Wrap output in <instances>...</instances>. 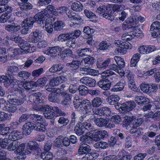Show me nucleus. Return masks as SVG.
Instances as JSON below:
<instances>
[{"mask_svg": "<svg viewBox=\"0 0 160 160\" xmlns=\"http://www.w3.org/2000/svg\"><path fill=\"white\" fill-rule=\"evenodd\" d=\"M22 86L25 89L29 90L36 87L35 82L32 81L27 82L24 84Z\"/></svg>", "mask_w": 160, "mask_h": 160, "instance_id": "603ef678", "label": "nucleus"}, {"mask_svg": "<svg viewBox=\"0 0 160 160\" xmlns=\"http://www.w3.org/2000/svg\"><path fill=\"white\" fill-rule=\"evenodd\" d=\"M48 99L50 102H58L60 101L59 94L57 91L51 92L48 96Z\"/></svg>", "mask_w": 160, "mask_h": 160, "instance_id": "4be33fe9", "label": "nucleus"}, {"mask_svg": "<svg viewBox=\"0 0 160 160\" xmlns=\"http://www.w3.org/2000/svg\"><path fill=\"white\" fill-rule=\"evenodd\" d=\"M140 57V55L139 53L135 54L132 58L131 61V67H135L138 62Z\"/></svg>", "mask_w": 160, "mask_h": 160, "instance_id": "8fccbe9b", "label": "nucleus"}, {"mask_svg": "<svg viewBox=\"0 0 160 160\" xmlns=\"http://www.w3.org/2000/svg\"><path fill=\"white\" fill-rule=\"evenodd\" d=\"M123 74L122 76L125 75L127 77L128 81V83H131L135 82L133 75L129 71H127L126 72L125 71H124L123 73Z\"/></svg>", "mask_w": 160, "mask_h": 160, "instance_id": "3c124183", "label": "nucleus"}, {"mask_svg": "<svg viewBox=\"0 0 160 160\" xmlns=\"http://www.w3.org/2000/svg\"><path fill=\"white\" fill-rule=\"evenodd\" d=\"M47 12H44L43 10L36 14L34 17V19L39 24L43 23V20L47 17L48 18V14Z\"/></svg>", "mask_w": 160, "mask_h": 160, "instance_id": "f8f14e48", "label": "nucleus"}, {"mask_svg": "<svg viewBox=\"0 0 160 160\" xmlns=\"http://www.w3.org/2000/svg\"><path fill=\"white\" fill-rule=\"evenodd\" d=\"M10 18L9 14L5 13L0 16V22L5 23L7 22Z\"/></svg>", "mask_w": 160, "mask_h": 160, "instance_id": "0e129e2a", "label": "nucleus"}, {"mask_svg": "<svg viewBox=\"0 0 160 160\" xmlns=\"http://www.w3.org/2000/svg\"><path fill=\"white\" fill-rule=\"evenodd\" d=\"M91 149L90 146L87 144L83 143L80 145L78 150V154L82 155L91 152Z\"/></svg>", "mask_w": 160, "mask_h": 160, "instance_id": "f3484780", "label": "nucleus"}, {"mask_svg": "<svg viewBox=\"0 0 160 160\" xmlns=\"http://www.w3.org/2000/svg\"><path fill=\"white\" fill-rule=\"evenodd\" d=\"M64 26L65 25L62 21H58L54 23L53 28L55 30L58 31L61 30Z\"/></svg>", "mask_w": 160, "mask_h": 160, "instance_id": "c03bdc74", "label": "nucleus"}, {"mask_svg": "<svg viewBox=\"0 0 160 160\" xmlns=\"http://www.w3.org/2000/svg\"><path fill=\"white\" fill-rule=\"evenodd\" d=\"M46 20L45 22L46 30L48 33H50L53 31V26L49 18H48Z\"/></svg>", "mask_w": 160, "mask_h": 160, "instance_id": "2f4dec72", "label": "nucleus"}, {"mask_svg": "<svg viewBox=\"0 0 160 160\" xmlns=\"http://www.w3.org/2000/svg\"><path fill=\"white\" fill-rule=\"evenodd\" d=\"M34 129L37 131L44 132L46 129V126L41 122L36 123L34 125Z\"/></svg>", "mask_w": 160, "mask_h": 160, "instance_id": "de8ad7c7", "label": "nucleus"}, {"mask_svg": "<svg viewBox=\"0 0 160 160\" xmlns=\"http://www.w3.org/2000/svg\"><path fill=\"white\" fill-rule=\"evenodd\" d=\"M40 157L43 160H52L53 158V155L49 152H43L41 153Z\"/></svg>", "mask_w": 160, "mask_h": 160, "instance_id": "f704fd0d", "label": "nucleus"}, {"mask_svg": "<svg viewBox=\"0 0 160 160\" xmlns=\"http://www.w3.org/2000/svg\"><path fill=\"white\" fill-rule=\"evenodd\" d=\"M21 10L23 11H27L31 9L32 8V5L29 3H19Z\"/></svg>", "mask_w": 160, "mask_h": 160, "instance_id": "49530a36", "label": "nucleus"}, {"mask_svg": "<svg viewBox=\"0 0 160 160\" xmlns=\"http://www.w3.org/2000/svg\"><path fill=\"white\" fill-rule=\"evenodd\" d=\"M19 71L18 68L15 66H11L9 67L7 71V72L9 75L10 77L14 75Z\"/></svg>", "mask_w": 160, "mask_h": 160, "instance_id": "e433bc0d", "label": "nucleus"}, {"mask_svg": "<svg viewBox=\"0 0 160 160\" xmlns=\"http://www.w3.org/2000/svg\"><path fill=\"white\" fill-rule=\"evenodd\" d=\"M102 17L106 19H107L110 21H113L115 19V17L113 14L111 12H105L102 15Z\"/></svg>", "mask_w": 160, "mask_h": 160, "instance_id": "69168bd1", "label": "nucleus"}, {"mask_svg": "<svg viewBox=\"0 0 160 160\" xmlns=\"http://www.w3.org/2000/svg\"><path fill=\"white\" fill-rule=\"evenodd\" d=\"M91 52V50L89 48H84L78 50L77 52L79 57H83L88 55Z\"/></svg>", "mask_w": 160, "mask_h": 160, "instance_id": "a878e982", "label": "nucleus"}, {"mask_svg": "<svg viewBox=\"0 0 160 160\" xmlns=\"http://www.w3.org/2000/svg\"><path fill=\"white\" fill-rule=\"evenodd\" d=\"M63 69V67L61 64H58L53 65L49 69V71L52 73L57 72H60Z\"/></svg>", "mask_w": 160, "mask_h": 160, "instance_id": "a19ab883", "label": "nucleus"}, {"mask_svg": "<svg viewBox=\"0 0 160 160\" xmlns=\"http://www.w3.org/2000/svg\"><path fill=\"white\" fill-rule=\"evenodd\" d=\"M70 35L69 33L66 34H60L58 37L57 40L59 41H65L68 39H70Z\"/></svg>", "mask_w": 160, "mask_h": 160, "instance_id": "bf43d9fd", "label": "nucleus"}, {"mask_svg": "<svg viewBox=\"0 0 160 160\" xmlns=\"http://www.w3.org/2000/svg\"><path fill=\"white\" fill-rule=\"evenodd\" d=\"M68 41L66 43V45L69 47V48H75L76 47V43L75 40L70 38L68 39Z\"/></svg>", "mask_w": 160, "mask_h": 160, "instance_id": "680f3d73", "label": "nucleus"}, {"mask_svg": "<svg viewBox=\"0 0 160 160\" xmlns=\"http://www.w3.org/2000/svg\"><path fill=\"white\" fill-rule=\"evenodd\" d=\"M22 129L23 134L26 136L29 135L33 129H34V125L31 122H28L22 126Z\"/></svg>", "mask_w": 160, "mask_h": 160, "instance_id": "2eb2a0df", "label": "nucleus"}, {"mask_svg": "<svg viewBox=\"0 0 160 160\" xmlns=\"http://www.w3.org/2000/svg\"><path fill=\"white\" fill-rule=\"evenodd\" d=\"M160 22L158 21L153 22L151 26L150 33L154 38H160Z\"/></svg>", "mask_w": 160, "mask_h": 160, "instance_id": "423d86ee", "label": "nucleus"}, {"mask_svg": "<svg viewBox=\"0 0 160 160\" xmlns=\"http://www.w3.org/2000/svg\"><path fill=\"white\" fill-rule=\"evenodd\" d=\"M103 110L102 107L98 108H92V111L94 114L102 116H103Z\"/></svg>", "mask_w": 160, "mask_h": 160, "instance_id": "338daca9", "label": "nucleus"}, {"mask_svg": "<svg viewBox=\"0 0 160 160\" xmlns=\"http://www.w3.org/2000/svg\"><path fill=\"white\" fill-rule=\"evenodd\" d=\"M41 94L40 92L33 93L29 97V100L31 102L37 104L39 103H43L44 102L42 99Z\"/></svg>", "mask_w": 160, "mask_h": 160, "instance_id": "1a4fd4ad", "label": "nucleus"}, {"mask_svg": "<svg viewBox=\"0 0 160 160\" xmlns=\"http://www.w3.org/2000/svg\"><path fill=\"white\" fill-rule=\"evenodd\" d=\"M94 122L96 125L99 127H106L108 123V122L107 119L102 118L95 119Z\"/></svg>", "mask_w": 160, "mask_h": 160, "instance_id": "aec40b11", "label": "nucleus"}, {"mask_svg": "<svg viewBox=\"0 0 160 160\" xmlns=\"http://www.w3.org/2000/svg\"><path fill=\"white\" fill-rule=\"evenodd\" d=\"M134 32H131L123 34L121 37L122 40L125 41H130L134 38L136 35Z\"/></svg>", "mask_w": 160, "mask_h": 160, "instance_id": "cd10ccee", "label": "nucleus"}, {"mask_svg": "<svg viewBox=\"0 0 160 160\" xmlns=\"http://www.w3.org/2000/svg\"><path fill=\"white\" fill-rule=\"evenodd\" d=\"M135 101L138 104L143 105L149 103V99L145 97L138 96L135 98Z\"/></svg>", "mask_w": 160, "mask_h": 160, "instance_id": "b1692460", "label": "nucleus"}, {"mask_svg": "<svg viewBox=\"0 0 160 160\" xmlns=\"http://www.w3.org/2000/svg\"><path fill=\"white\" fill-rule=\"evenodd\" d=\"M34 109L36 111H45L43 113L44 117L48 119L53 118L55 116V112L57 114L56 117L58 116H63L65 115V113L61 111L57 107H52L47 105H41L37 106L34 108Z\"/></svg>", "mask_w": 160, "mask_h": 160, "instance_id": "f257e3e1", "label": "nucleus"}, {"mask_svg": "<svg viewBox=\"0 0 160 160\" xmlns=\"http://www.w3.org/2000/svg\"><path fill=\"white\" fill-rule=\"evenodd\" d=\"M27 148L28 153V152H23V153H27L28 154L29 153H33L36 156L40 155V153L41 152V150L37 142L32 141H30L28 144Z\"/></svg>", "mask_w": 160, "mask_h": 160, "instance_id": "39448f33", "label": "nucleus"}, {"mask_svg": "<svg viewBox=\"0 0 160 160\" xmlns=\"http://www.w3.org/2000/svg\"><path fill=\"white\" fill-rule=\"evenodd\" d=\"M84 12L85 16L89 18L93 19L96 18L95 14L88 10L85 9Z\"/></svg>", "mask_w": 160, "mask_h": 160, "instance_id": "774afa93", "label": "nucleus"}, {"mask_svg": "<svg viewBox=\"0 0 160 160\" xmlns=\"http://www.w3.org/2000/svg\"><path fill=\"white\" fill-rule=\"evenodd\" d=\"M41 38V32L38 30H36L31 33L27 40L29 42L36 43L39 41Z\"/></svg>", "mask_w": 160, "mask_h": 160, "instance_id": "6e6552de", "label": "nucleus"}, {"mask_svg": "<svg viewBox=\"0 0 160 160\" xmlns=\"http://www.w3.org/2000/svg\"><path fill=\"white\" fill-rule=\"evenodd\" d=\"M124 112L126 113L127 112L132 111L136 106L135 102L132 101L126 102L123 103Z\"/></svg>", "mask_w": 160, "mask_h": 160, "instance_id": "dca6fc26", "label": "nucleus"}, {"mask_svg": "<svg viewBox=\"0 0 160 160\" xmlns=\"http://www.w3.org/2000/svg\"><path fill=\"white\" fill-rule=\"evenodd\" d=\"M81 64L80 62L78 60H73L71 63H68L66 64L68 67H70L73 70H76L78 68Z\"/></svg>", "mask_w": 160, "mask_h": 160, "instance_id": "4c0bfd02", "label": "nucleus"}, {"mask_svg": "<svg viewBox=\"0 0 160 160\" xmlns=\"http://www.w3.org/2000/svg\"><path fill=\"white\" fill-rule=\"evenodd\" d=\"M74 131L77 134L78 136H80L87 132H85V129L83 128L82 126H81L80 124H77L76 125L74 128Z\"/></svg>", "mask_w": 160, "mask_h": 160, "instance_id": "72a5a7b5", "label": "nucleus"}, {"mask_svg": "<svg viewBox=\"0 0 160 160\" xmlns=\"http://www.w3.org/2000/svg\"><path fill=\"white\" fill-rule=\"evenodd\" d=\"M72 52L71 50L66 49L64 50L62 52V57L63 59L67 57H72Z\"/></svg>", "mask_w": 160, "mask_h": 160, "instance_id": "13d9d810", "label": "nucleus"}, {"mask_svg": "<svg viewBox=\"0 0 160 160\" xmlns=\"http://www.w3.org/2000/svg\"><path fill=\"white\" fill-rule=\"evenodd\" d=\"M20 28V25L14 24L6 25L5 29L7 31L12 32L18 31Z\"/></svg>", "mask_w": 160, "mask_h": 160, "instance_id": "412c9836", "label": "nucleus"}, {"mask_svg": "<svg viewBox=\"0 0 160 160\" xmlns=\"http://www.w3.org/2000/svg\"><path fill=\"white\" fill-rule=\"evenodd\" d=\"M22 138L21 132L18 130L12 131L8 136L9 140L12 141H17Z\"/></svg>", "mask_w": 160, "mask_h": 160, "instance_id": "6ab92c4d", "label": "nucleus"}, {"mask_svg": "<svg viewBox=\"0 0 160 160\" xmlns=\"http://www.w3.org/2000/svg\"><path fill=\"white\" fill-rule=\"evenodd\" d=\"M3 109L10 112L14 113L16 111L17 108L14 105L10 103L7 105V106L4 107Z\"/></svg>", "mask_w": 160, "mask_h": 160, "instance_id": "09e8293b", "label": "nucleus"}, {"mask_svg": "<svg viewBox=\"0 0 160 160\" xmlns=\"http://www.w3.org/2000/svg\"><path fill=\"white\" fill-rule=\"evenodd\" d=\"M104 78L105 80H101L98 82V85L99 87L104 90H108L109 89L111 85L110 80L109 78Z\"/></svg>", "mask_w": 160, "mask_h": 160, "instance_id": "4468645a", "label": "nucleus"}, {"mask_svg": "<svg viewBox=\"0 0 160 160\" xmlns=\"http://www.w3.org/2000/svg\"><path fill=\"white\" fill-rule=\"evenodd\" d=\"M8 53L12 57L18 54H22L23 52L22 49L20 48H14L12 47L10 48L8 50Z\"/></svg>", "mask_w": 160, "mask_h": 160, "instance_id": "5701e85b", "label": "nucleus"}, {"mask_svg": "<svg viewBox=\"0 0 160 160\" xmlns=\"http://www.w3.org/2000/svg\"><path fill=\"white\" fill-rule=\"evenodd\" d=\"M103 102L102 99L100 97H97L94 98L92 101V107L98 108L101 106Z\"/></svg>", "mask_w": 160, "mask_h": 160, "instance_id": "c756f323", "label": "nucleus"}, {"mask_svg": "<svg viewBox=\"0 0 160 160\" xmlns=\"http://www.w3.org/2000/svg\"><path fill=\"white\" fill-rule=\"evenodd\" d=\"M128 24H123L122 25V28L123 29L126 30L128 29V24H131L132 25H136L137 24L138 21H134V18L132 17H130L128 18L127 20Z\"/></svg>", "mask_w": 160, "mask_h": 160, "instance_id": "58836bf2", "label": "nucleus"}, {"mask_svg": "<svg viewBox=\"0 0 160 160\" xmlns=\"http://www.w3.org/2000/svg\"><path fill=\"white\" fill-rule=\"evenodd\" d=\"M108 144L104 142H96L94 145V147L98 149H104L108 147Z\"/></svg>", "mask_w": 160, "mask_h": 160, "instance_id": "79ce46f5", "label": "nucleus"}, {"mask_svg": "<svg viewBox=\"0 0 160 160\" xmlns=\"http://www.w3.org/2000/svg\"><path fill=\"white\" fill-rule=\"evenodd\" d=\"M18 77L22 80H25L29 78L31 76V73L26 71H22L18 73Z\"/></svg>", "mask_w": 160, "mask_h": 160, "instance_id": "473e14b6", "label": "nucleus"}, {"mask_svg": "<svg viewBox=\"0 0 160 160\" xmlns=\"http://www.w3.org/2000/svg\"><path fill=\"white\" fill-rule=\"evenodd\" d=\"M47 82L46 78H39L36 82H35V86L42 87Z\"/></svg>", "mask_w": 160, "mask_h": 160, "instance_id": "052dcab7", "label": "nucleus"}, {"mask_svg": "<svg viewBox=\"0 0 160 160\" xmlns=\"http://www.w3.org/2000/svg\"><path fill=\"white\" fill-rule=\"evenodd\" d=\"M80 82L90 87H94L96 82L94 79L88 77H82L80 80Z\"/></svg>", "mask_w": 160, "mask_h": 160, "instance_id": "ddd939ff", "label": "nucleus"}, {"mask_svg": "<svg viewBox=\"0 0 160 160\" xmlns=\"http://www.w3.org/2000/svg\"><path fill=\"white\" fill-rule=\"evenodd\" d=\"M91 133L86 132V136H82L80 137V140L83 142V143H86L90 144L92 142L93 139L91 137Z\"/></svg>", "mask_w": 160, "mask_h": 160, "instance_id": "393cba45", "label": "nucleus"}, {"mask_svg": "<svg viewBox=\"0 0 160 160\" xmlns=\"http://www.w3.org/2000/svg\"><path fill=\"white\" fill-rule=\"evenodd\" d=\"M109 70H105L102 72L101 77L103 79L108 78L112 81H114L115 78L113 76L115 75L116 74L112 70L118 72L121 76L123 75V73L124 71H122L118 65L117 66L114 63L112 64L109 66Z\"/></svg>", "mask_w": 160, "mask_h": 160, "instance_id": "f03ea898", "label": "nucleus"}, {"mask_svg": "<svg viewBox=\"0 0 160 160\" xmlns=\"http://www.w3.org/2000/svg\"><path fill=\"white\" fill-rule=\"evenodd\" d=\"M132 120L130 122L133 124L132 125V126H131L130 132L131 133H134V135L138 137L142 134L139 130L137 129V128L142 123L143 119L141 118H139L134 121L132 120V118H134V117L132 116Z\"/></svg>", "mask_w": 160, "mask_h": 160, "instance_id": "20e7f679", "label": "nucleus"}, {"mask_svg": "<svg viewBox=\"0 0 160 160\" xmlns=\"http://www.w3.org/2000/svg\"><path fill=\"white\" fill-rule=\"evenodd\" d=\"M99 133V130H97L94 129L92 132H91V134H92L91 136L93 140L97 141L102 139Z\"/></svg>", "mask_w": 160, "mask_h": 160, "instance_id": "5fc2aeb1", "label": "nucleus"}, {"mask_svg": "<svg viewBox=\"0 0 160 160\" xmlns=\"http://www.w3.org/2000/svg\"><path fill=\"white\" fill-rule=\"evenodd\" d=\"M83 6L79 2H74L71 6L72 9L75 11L80 12L82 10Z\"/></svg>", "mask_w": 160, "mask_h": 160, "instance_id": "7c9ffc66", "label": "nucleus"}, {"mask_svg": "<svg viewBox=\"0 0 160 160\" xmlns=\"http://www.w3.org/2000/svg\"><path fill=\"white\" fill-rule=\"evenodd\" d=\"M108 102L111 105H114L118 103L119 100V98L117 95H112L108 98Z\"/></svg>", "mask_w": 160, "mask_h": 160, "instance_id": "37998d69", "label": "nucleus"}, {"mask_svg": "<svg viewBox=\"0 0 160 160\" xmlns=\"http://www.w3.org/2000/svg\"><path fill=\"white\" fill-rule=\"evenodd\" d=\"M30 117L31 119L33 122H41L43 120L42 116L37 114H31L30 115Z\"/></svg>", "mask_w": 160, "mask_h": 160, "instance_id": "a18cd8bd", "label": "nucleus"}, {"mask_svg": "<svg viewBox=\"0 0 160 160\" xmlns=\"http://www.w3.org/2000/svg\"><path fill=\"white\" fill-rule=\"evenodd\" d=\"M79 94L81 95H86L88 93V88L84 85H81L78 88Z\"/></svg>", "mask_w": 160, "mask_h": 160, "instance_id": "864d4df0", "label": "nucleus"}, {"mask_svg": "<svg viewBox=\"0 0 160 160\" xmlns=\"http://www.w3.org/2000/svg\"><path fill=\"white\" fill-rule=\"evenodd\" d=\"M62 50V48L58 46L49 47L45 52V53L50 56L52 58H54Z\"/></svg>", "mask_w": 160, "mask_h": 160, "instance_id": "0eeeda50", "label": "nucleus"}, {"mask_svg": "<svg viewBox=\"0 0 160 160\" xmlns=\"http://www.w3.org/2000/svg\"><path fill=\"white\" fill-rule=\"evenodd\" d=\"M82 126L83 128L85 129V131L87 130L88 131V133L90 132H92L95 129L91 123L89 122L87 120V122L82 123Z\"/></svg>", "mask_w": 160, "mask_h": 160, "instance_id": "c9c22d12", "label": "nucleus"}, {"mask_svg": "<svg viewBox=\"0 0 160 160\" xmlns=\"http://www.w3.org/2000/svg\"><path fill=\"white\" fill-rule=\"evenodd\" d=\"M113 58H109L105 60L103 62L98 63L97 64V66L99 68H105L107 67L108 64L113 62Z\"/></svg>", "mask_w": 160, "mask_h": 160, "instance_id": "ea45409f", "label": "nucleus"}, {"mask_svg": "<svg viewBox=\"0 0 160 160\" xmlns=\"http://www.w3.org/2000/svg\"><path fill=\"white\" fill-rule=\"evenodd\" d=\"M19 144V142L18 141H13L10 143L8 147V149L10 151H13L17 149V147Z\"/></svg>", "mask_w": 160, "mask_h": 160, "instance_id": "6e6d98bb", "label": "nucleus"}, {"mask_svg": "<svg viewBox=\"0 0 160 160\" xmlns=\"http://www.w3.org/2000/svg\"><path fill=\"white\" fill-rule=\"evenodd\" d=\"M156 50V48L154 45H142L138 48L139 52L142 54L149 53Z\"/></svg>", "mask_w": 160, "mask_h": 160, "instance_id": "9b49d317", "label": "nucleus"}, {"mask_svg": "<svg viewBox=\"0 0 160 160\" xmlns=\"http://www.w3.org/2000/svg\"><path fill=\"white\" fill-rule=\"evenodd\" d=\"M33 18L31 17L25 19L22 23L24 24V26L25 27H28L31 28L35 22Z\"/></svg>", "mask_w": 160, "mask_h": 160, "instance_id": "c85d7f7f", "label": "nucleus"}, {"mask_svg": "<svg viewBox=\"0 0 160 160\" xmlns=\"http://www.w3.org/2000/svg\"><path fill=\"white\" fill-rule=\"evenodd\" d=\"M8 102L14 105H19L24 102L23 98L18 97L15 95H9L8 96Z\"/></svg>", "mask_w": 160, "mask_h": 160, "instance_id": "9d476101", "label": "nucleus"}, {"mask_svg": "<svg viewBox=\"0 0 160 160\" xmlns=\"http://www.w3.org/2000/svg\"><path fill=\"white\" fill-rule=\"evenodd\" d=\"M98 154L97 153L91 152L86 154L85 155L82 157V160H94L97 158Z\"/></svg>", "mask_w": 160, "mask_h": 160, "instance_id": "bb28decb", "label": "nucleus"}, {"mask_svg": "<svg viewBox=\"0 0 160 160\" xmlns=\"http://www.w3.org/2000/svg\"><path fill=\"white\" fill-rule=\"evenodd\" d=\"M60 97L62 98V104L64 106L67 105L71 102V98L69 94L65 92H63L60 94Z\"/></svg>", "mask_w": 160, "mask_h": 160, "instance_id": "a211bd4d", "label": "nucleus"}, {"mask_svg": "<svg viewBox=\"0 0 160 160\" xmlns=\"http://www.w3.org/2000/svg\"><path fill=\"white\" fill-rule=\"evenodd\" d=\"M80 105L83 107L81 108V111L80 112L81 114H87L89 115L92 111V104L90 101L87 99L83 100L82 101L79 102V104L78 105V107L76 108H78Z\"/></svg>", "mask_w": 160, "mask_h": 160, "instance_id": "7ed1b4c3", "label": "nucleus"}, {"mask_svg": "<svg viewBox=\"0 0 160 160\" xmlns=\"http://www.w3.org/2000/svg\"><path fill=\"white\" fill-rule=\"evenodd\" d=\"M149 84L146 83H143L140 86L141 90L146 93H149Z\"/></svg>", "mask_w": 160, "mask_h": 160, "instance_id": "e2e57ef3", "label": "nucleus"}, {"mask_svg": "<svg viewBox=\"0 0 160 160\" xmlns=\"http://www.w3.org/2000/svg\"><path fill=\"white\" fill-rule=\"evenodd\" d=\"M70 38H72L74 40L79 37L81 34V31L79 30H75L69 33Z\"/></svg>", "mask_w": 160, "mask_h": 160, "instance_id": "4d7b16f0", "label": "nucleus"}]
</instances>
